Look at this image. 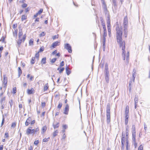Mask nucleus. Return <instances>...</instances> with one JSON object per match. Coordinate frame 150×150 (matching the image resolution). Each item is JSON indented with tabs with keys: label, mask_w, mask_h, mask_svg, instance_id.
<instances>
[{
	"label": "nucleus",
	"mask_w": 150,
	"mask_h": 150,
	"mask_svg": "<svg viewBox=\"0 0 150 150\" xmlns=\"http://www.w3.org/2000/svg\"><path fill=\"white\" fill-rule=\"evenodd\" d=\"M110 104L108 103L106 106V122L108 124L110 125Z\"/></svg>",
	"instance_id": "nucleus-1"
},
{
	"label": "nucleus",
	"mask_w": 150,
	"mask_h": 150,
	"mask_svg": "<svg viewBox=\"0 0 150 150\" xmlns=\"http://www.w3.org/2000/svg\"><path fill=\"white\" fill-rule=\"evenodd\" d=\"M116 30V39L122 38V28L118 26H117Z\"/></svg>",
	"instance_id": "nucleus-2"
},
{
	"label": "nucleus",
	"mask_w": 150,
	"mask_h": 150,
	"mask_svg": "<svg viewBox=\"0 0 150 150\" xmlns=\"http://www.w3.org/2000/svg\"><path fill=\"white\" fill-rule=\"evenodd\" d=\"M117 42L119 45L120 48L125 47V42L124 40H123L122 38L117 39Z\"/></svg>",
	"instance_id": "nucleus-3"
},
{
	"label": "nucleus",
	"mask_w": 150,
	"mask_h": 150,
	"mask_svg": "<svg viewBox=\"0 0 150 150\" xmlns=\"http://www.w3.org/2000/svg\"><path fill=\"white\" fill-rule=\"evenodd\" d=\"M26 37V34H25L23 35V38L22 39L21 38H19V39L17 42V44L18 47H19L21 43L22 42H24L25 40Z\"/></svg>",
	"instance_id": "nucleus-4"
},
{
	"label": "nucleus",
	"mask_w": 150,
	"mask_h": 150,
	"mask_svg": "<svg viewBox=\"0 0 150 150\" xmlns=\"http://www.w3.org/2000/svg\"><path fill=\"white\" fill-rule=\"evenodd\" d=\"M64 48L67 50L69 53H71L72 52V50L71 47L69 44H66L64 45Z\"/></svg>",
	"instance_id": "nucleus-5"
},
{
	"label": "nucleus",
	"mask_w": 150,
	"mask_h": 150,
	"mask_svg": "<svg viewBox=\"0 0 150 150\" xmlns=\"http://www.w3.org/2000/svg\"><path fill=\"white\" fill-rule=\"evenodd\" d=\"M128 23V21L127 17V16H125L124 17V19L123 24L124 28H127Z\"/></svg>",
	"instance_id": "nucleus-6"
},
{
	"label": "nucleus",
	"mask_w": 150,
	"mask_h": 150,
	"mask_svg": "<svg viewBox=\"0 0 150 150\" xmlns=\"http://www.w3.org/2000/svg\"><path fill=\"white\" fill-rule=\"evenodd\" d=\"M105 77H109V74L108 68V66L106 64L105 65Z\"/></svg>",
	"instance_id": "nucleus-7"
},
{
	"label": "nucleus",
	"mask_w": 150,
	"mask_h": 150,
	"mask_svg": "<svg viewBox=\"0 0 150 150\" xmlns=\"http://www.w3.org/2000/svg\"><path fill=\"white\" fill-rule=\"evenodd\" d=\"M69 110V106L68 104H67L65 106L64 110V114L65 115H68Z\"/></svg>",
	"instance_id": "nucleus-8"
},
{
	"label": "nucleus",
	"mask_w": 150,
	"mask_h": 150,
	"mask_svg": "<svg viewBox=\"0 0 150 150\" xmlns=\"http://www.w3.org/2000/svg\"><path fill=\"white\" fill-rule=\"evenodd\" d=\"M7 78L6 77L5 75H4V81H3V83L4 84V87H6L7 86Z\"/></svg>",
	"instance_id": "nucleus-9"
},
{
	"label": "nucleus",
	"mask_w": 150,
	"mask_h": 150,
	"mask_svg": "<svg viewBox=\"0 0 150 150\" xmlns=\"http://www.w3.org/2000/svg\"><path fill=\"white\" fill-rule=\"evenodd\" d=\"M125 137H122L121 138V149H123L125 147Z\"/></svg>",
	"instance_id": "nucleus-10"
},
{
	"label": "nucleus",
	"mask_w": 150,
	"mask_h": 150,
	"mask_svg": "<svg viewBox=\"0 0 150 150\" xmlns=\"http://www.w3.org/2000/svg\"><path fill=\"white\" fill-rule=\"evenodd\" d=\"M31 120L32 119L30 117H28L25 122V126H28L30 124Z\"/></svg>",
	"instance_id": "nucleus-11"
},
{
	"label": "nucleus",
	"mask_w": 150,
	"mask_h": 150,
	"mask_svg": "<svg viewBox=\"0 0 150 150\" xmlns=\"http://www.w3.org/2000/svg\"><path fill=\"white\" fill-rule=\"evenodd\" d=\"M128 132H129V126L127 125L126 126V139H128Z\"/></svg>",
	"instance_id": "nucleus-12"
},
{
	"label": "nucleus",
	"mask_w": 150,
	"mask_h": 150,
	"mask_svg": "<svg viewBox=\"0 0 150 150\" xmlns=\"http://www.w3.org/2000/svg\"><path fill=\"white\" fill-rule=\"evenodd\" d=\"M66 73L67 75H69L71 73L70 68L68 67L66 68Z\"/></svg>",
	"instance_id": "nucleus-13"
},
{
	"label": "nucleus",
	"mask_w": 150,
	"mask_h": 150,
	"mask_svg": "<svg viewBox=\"0 0 150 150\" xmlns=\"http://www.w3.org/2000/svg\"><path fill=\"white\" fill-rule=\"evenodd\" d=\"M47 129V127L46 126H43L42 129L41 134H44V133L46 132Z\"/></svg>",
	"instance_id": "nucleus-14"
},
{
	"label": "nucleus",
	"mask_w": 150,
	"mask_h": 150,
	"mask_svg": "<svg viewBox=\"0 0 150 150\" xmlns=\"http://www.w3.org/2000/svg\"><path fill=\"white\" fill-rule=\"evenodd\" d=\"M59 42H60L59 41H56L52 43V46L53 48H55L58 45V44Z\"/></svg>",
	"instance_id": "nucleus-15"
},
{
	"label": "nucleus",
	"mask_w": 150,
	"mask_h": 150,
	"mask_svg": "<svg viewBox=\"0 0 150 150\" xmlns=\"http://www.w3.org/2000/svg\"><path fill=\"white\" fill-rule=\"evenodd\" d=\"M27 93L29 94H30L34 93V89L32 88L31 89H28L27 91Z\"/></svg>",
	"instance_id": "nucleus-16"
},
{
	"label": "nucleus",
	"mask_w": 150,
	"mask_h": 150,
	"mask_svg": "<svg viewBox=\"0 0 150 150\" xmlns=\"http://www.w3.org/2000/svg\"><path fill=\"white\" fill-rule=\"evenodd\" d=\"M107 19V24L108 26H110V16H107L106 17Z\"/></svg>",
	"instance_id": "nucleus-17"
},
{
	"label": "nucleus",
	"mask_w": 150,
	"mask_h": 150,
	"mask_svg": "<svg viewBox=\"0 0 150 150\" xmlns=\"http://www.w3.org/2000/svg\"><path fill=\"white\" fill-rule=\"evenodd\" d=\"M23 35L22 30V29H20L19 31L18 38H21V37Z\"/></svg>",
	"instance_id": "nucleus-18"
},
{
	"label": "nucleus",
	"mask_w": 150,
	"mask_h": 150,
	"mask_svg": "<svg viewBox=\"0 0 150 150\" xmlns=\"http://www.w3.org/2000/svg\"><path fill=\"white\" fill-rule=\"evenodd\" d=\"M18 77H19L22 73V70L20 67H18Z\"/></svg>",
	"instance_id": "nucleus-19"
},
{
	"label": "nucleus",
	"mask_w": 150,
	"mask_h": 150,
	"mask_svg": "<svg viewBox=\"0 0 150 150\" xmlns=\"http://www.w3.org/2000/svg\"><path fill=\"white\" fill-rule=\"evenodd\" d=\"M104 13H105V15L106 17H107V16H110L109 13V11H108L107 9H106V10H103Z\"/></svg>",
	"instance_id": "nucleus-20"
},
{
	"label": "nucleus",
	"mask_w": 150,
	"mask_h": 150,
	"mask_svg": "<svg viewBox=\"0 0 150 150\" xmlns=\"http://www.w3.org/2000/svg\"><path fill=\"white\" fill-rule=\"evenodd\" d=\"M132 141H134L136 140V132H132Z\"/></svg>",
	"instance_id": "nucleus-21"
},
{
	"label": "nucleus",
	"mask_w": 150,
	"mask_h": 150,
	"mask_svg": "<svg viewBox=\"0 0 150 150\" xmlns=\"http://www.w3.org/2000/svg\"><path fill=\"white\" fill-rule=\"evenodd\" d=\"M124 34L125 37L126 38L127 35V28H124Z\"/></svg>",
	"instance_id": "nucleus-22"
},
{
	"label": "nucleus",
	"mask_w": 150,
	"mask_h": 150,
	"mask_svg": "<svg viewBox=\"0 0 150 150\" xmlns=\"http://www.w3.org/2000/svg\"><path fill=\"white\" fill-rule=\"evenodd\" d=\"M26 134L28 135L31 134V129L28 128L26 131Z\"/></svg>",
	"instance_id": "nucleus-23"
},
{
	"label": "nucleus",
	"mask_w": 150,
	"mask_h": 150,
	"mask_svg": "<svg viewBox=\"0 0 150 150\" xmlns=\"http://www.w3.org/2000/svg\"><path fill=\"white\" fill-rule=\"evenodd\" d=\"M59 122H58L57 123L56 125H54L53 124V126L54 128L55 129L56 128H58L59 127Z\"/></svg>",
	"instance_id": "nucleus-24"
},
{
	"label": "nucleus",
	"mask_w": 150,
	"mask_h": 150,
	"mask_svg": "<svg viewBox=\"0 0 150 150\" xmlns=\"http://www.w3.org/2000/svg\"><path fill=\"white\" fill-rule=\"evenodd\" d=\"M129 52H128L126 53V59L127 61V62L128 63L129 62V61H128L129 59Z\"/></svg>",
	"instance_id": "nucleus-25"
},
{
	"label": "nucleus",
	"mask_w": 150,
	"mask_h": 150,
	"mask_svg": "<svg viewBox=\"0 0 150 150\" xmlns=\"http://www.w3.org/2000/svg\"><path fill=\"white\" fill-rule=\"evenodd\" d=\"M35 57H32L31 60V61L30 63L32 64H33L35 63Z\"/></svg>",
	"instance_id": "nucleus-26"
},
{
	"label": "nucleus",
	"mask_w": 150,
	"mask_h": 150,
	"mask_svg": "<svg viewBox=\"0 0 150 150\" xmlns=\"http://www.w3.org/2000/svg\"><path fill=\"white\" fill-rule=\"evenodd\" d=\"M41 62L43 64H45L46 63V58H43L41 60Z\"/></svg>",
	"instance_id": "nucleus-27"
},
{
	"label": "nucleus",
	"mask_w": 150,
	"mask_h": 150,
	"mask_svg": "<svg viewBox=\"0 0 150 150\" xmlns=\"http://www.w3.org/2000/svg\"><path fill=\"white\" fill-rule=\"evenodd\" d=\"M33 39H31L29 42V45H33Z\"/></svg>",
	"instance_id": "nucleus-28"
},
{
	"label": "nucleus",
	"mask_w": 150,
	"mask_h": 150,
	"mask_svg": "<svg viewBox=\"0 0 150 150\" xmlns=\"http://www.w3.org/2000/svg\"><path fill=\"white\" fill-rule=\"evenodd\" d=\"M27 19V16L25 15H22L21 17V20L22 21Z\"/></svg>",
	"instance_id": "nucleus-29"
},
{
	"label": "nucleus",
	"mask_w": 150,
	"mask_h": 150,
	"mask_svg": "<svg viewBox=\"0 0 150 150\" xmlns=\"http://www.w3.org/2000/svg\"><path fill=\"white\" fill-rule=\"evenodd\" d=\"M58 130H56L55 131L53 132V137H54L56 136H57V133H58Z\"/></svg>",
	"instance_id": "nucleus-30"
},
{
	"label": "nucleus",
	"mask_w": 150,
	"mask_h": 150,
	"mask_svg": "<svg viewBox=\"0 0 150 150\" xmlns=\"http://www.w3.org/2000/svg\"><path fill=\"white\" fill-rule=\"evenodd\" d=\"M48 83H47L46 84L44 88V91H45L47 90L48 88V86H47Z\"/></svg>",
	"instance_id": "nucleus-31"
},
{
	"label": "nucleus",
	"mask_w": 150,
	"mask_h": 150,
	"mask_svg": "<svg viewBox=\"0 0 150 150\" xmlns=\"http://www.w3.org/2000/svg\"><path fill=\"white\" fill-rule=\"evenodd\" d=\"M122 55H126V52L125 50V47H123L122 48Z\"/></svg>",
	"instance_id": "nucleus-32"
},
{
	"label": "nucleus",
	"mask_w": 150,
	"mask_h": 150,
	"mask_svg": "<svg viewBox=\"0 0 150 150\" xmlns=\"http://www.w3.org/2000/svg\"><path fill=\"white\" fill-rule=\"evenodd\" d=\"M128 139H126V149H127L128 144Z\"/></svg>",
	"instance_id": "nucleus-33"
},
{
	"label": "nucleus",
	"mask_w": 150,
	"mask_h": 150,
	"mask_svg": "<svg viewBox=\"0 0 150 150\" xmlns=\"http://www.w3.org/2000/svg\"><path fill=\"white\" fill-rule=\"evenodd\" d=\"M39 52H37L35 54V57H36L37 59L38 60L39 59Z\"/></svg>",
	"instance_id": "nucleus-34"
},
{
	"label": "nucleus",
	"mask_w": 150,
	"mask_h": 150,
	"mask_svg": "<svg viewBox=\"0 0 150 150\" xmlns=\"http://www.w3.org/2000/svg\"><path fill=\"white\" fill-rule=\"evenodd\" d=\"M103 44H105V36L104 35H103Z\"/></svg>",
	"instance_id": "nucleus-35"
},
{
	"label": "nucleus",
	"mask_w": 150,
	"mask_h": 150,
	"mask_svg": "<svg viewBox=\"0 0 150 150\" xmlns=\"http://www.w3.org/2000/svg\"><path fill=\"white\" fill-rule=\"evenodd\" d=\"M16 92V87H14L13 88V93L15 94Z\"/></svg>",
	"instance_id": "nucleus-36"
},
{
	"label": "nucleus",
	"mask_w": 150,
	"mask_h": 150,
	"mask_svg": "<svg viewBox=\"0 0 150 150\" xmlns=\"http://www.w3.org/2000/svg\"><path fill=\"white\" fill-rule=\"evenodd\" d=\"M50 139V137H48L47 138H45L44 139H43L42 140V142H47L49 141V139Z\"/></svg>",
	"instance_id": "nucleus-37"
},
{
	"label": "nucleus",
	"mask_w": 150,
	"mask_h": 150,
	"mask_svg": "<svg viewBox=\"0 0 150 150\" xmlns=\"http://www.w3.org/2000/svg\"><path fill=\"white\" fill-rule=\"evenodd\" d=\"M5 100V97L2 98L0 100V103L1 104H3V102Z\"/></svg>",
	"instance_id": "nucleus-38"
},
{
	"label": "nucleus",
	"mask_w": 150,
	"mask_h": 150,
	"mask_svg": "<svg viewBox=\"0 0 150 150\" xmlns=\"http://www.w3.org/2000/svg\"><path fill=\"white\" fill-rule=\"evenodd\" d=\"M18 32V30L17 29L14 32H13V34L14 36H15L16 37L17 36V33Z\"/></svg>",
	"instance_id": "nucleus-39"
},
{
	"label": "nucleus",
	"mask_w": 150,
	"mask_h": 150,
	"mask_svg": "<svg viewBox=\"0 0 150 150\" xmlns=\"http://www.w3.org/2000/svg\"><path fill=\"white\" fill-rule=\"evenodd\" d=\"M138 101V98L136 97V96L135 97L134 99V103L135 104H136L137 103Z\"/></svg>",
	"instance_id": "nucleus-40"
},
{
	"label": "nucleus",
	"mask_w": 150,
	"mask_h": 150,
	"mask_svg": "<svg viewBox=\"0 0 150 150\" xmlns=\"http://www.w3.org/2000/svg\"><path fill=\"white\" fill-rule=\"evenodd\" d=\"M46 34V33H45L44 32H42L41 33L40 35L39 36L40 37H41L42 36H45Z\"/></svg>",
	"instance_id": "nucleus-41"
},
{
	"label": "nucleus",
	"mask_w": 150,
	"mask_h": 150,
	"mask_svg": "<svg viewBox=\"0 0 150 150\" xmlns=\"http://www.w3.org/2000/svg\"><path fill=\"white\" fill-rule=\"evenodd\" d=\"M132 132H136L135 131V127L134 125H132Z\"/></svg>",
	"instance_id": "nucleus-42"
},
{
	"label": "nucleus",
	"mask_w": 150,
	"mask_h": 150,
	"mask_svg": "<svg viewBox=\"0 0 150 150\" xmlns=\"http://www.w3.org/2000/svg\"><path fill=\"white\" fill-rule=\"evenodd\" d=\"M62 104L61 103H59L58 105L57 108H58L60 109L62 107Z\"/></svg>",
	"instance_id": "nucleus-43"
},
{
	"label": "nucleus",
	"mask_w": 150,
	"mask_h": 150,
	"mask_svg": "<svg viewBox=\"0 0 150 150\" xmlns=\"http://www.w3.org/2000/svg\"><path fill=\"white\" fill-rule=\"evenodd\" d=\"M133 144H134L135 148L137 146V144L136 142V140L134 141H132Z\"/></svg>",
	"instance_id": "nucleus-44"
},
{
	"label": "nucleus",
	"mask_w": 150,
	"mask_h": 150,
	"mask_svg": "<svg viewBox=\"0 0 150 150\" xmlns=\"http://www.w3.org/2000/svg\"><path fill=\"white\" fill-rule=\"evenodd\" d=\"M30 7H27L25 9V12L26 13L28 12V11H29V10H30Z\"/></svg>",
	"instance_id": "nucleus-45"
},
{
	"label": "nucleus",
	"mask_w": 150,
	"mask_h": 150,
	"mask_svg": "<svg viewBox=\"0 0 150 150\" xmlns=\"http://www.w3.org/2000/svg\"><path fill=\"white\" fill-rule=\"evenodd\" d=\"M103 10H106V9H107V6H106V5L104 3H103Z\"/></svg>",
	"instance_id": "nucleus-46"
},
{
	"label": "nucleus",
	"mask_w": 150,
	"mask_h": 150,
	"mask_svg": "<svg viewBox=\"0 0 150 150\" xmlns=\"http://www.w3.org/2000/svg\"><path fill=\"white\" fill-rule=\"evenodd\" d=\"M4 121H5L4 118V115H3V119H2V122L1 123V126H2L3 125L4 123Z\"/></svg>",
	"instance_id": "nucleus-47"
},
{
	"label": "nucleus",
	"mask_w": 150,
	"mask_h": 150,
	"mask_svg": "<svg viewBox=\"0 0 150 150\" xmlns=\"http://www.w3.org/2000/svg\"><path fill=\"white\" fill-rule=\"evenodd\" d=\"M56 59H57L56 58H53L52 59L51 61V63H54L56 61Z\"/></svg>",
	"instance_id": "nucleus-48"
},
{
	"label": "nucleus",
	"mask_w": 150,
	"mask_h": 150,
	"mask_svg": "<svg viewBox=\"0 0 150 150\" xmlns=\"http://www.w3.org/2000/svg\"><path fill=\"white\" fill-rule=\"evenodd\" d=\"M105 80L107 83H108L109 78V77H105Z\"/></svg>",
	"instance_id": "nucleus-49"
},
{
	"label": "nucleus",
	"mask_w": 150,
	"mask_h": 150,
	"mask_svg": "<svg viewBox=\"0 0 150 150\" xmlns=\"http://www.w3.org/2000/svg\"><path fill=\"white\" fill-rule=\"evenodd\" d=\"M138 150H143V146L141 145L138 148Z\"/></svg>",
	"instance_id": "nucleus-50"
},
{
	"label": "nucleus",
	"mask_w": 150,
	"mask_h": 150,
	"mask_svg": "<svg viewBox=\"0 0 150 150\" xmlns=\"http://www.w3.org/2000/svg\"><path fill=\"white\" fill-rule=\"evenodd\" d=\"M58 35H55L54 36H53L52 37V38L53 40H54L56 38H58Z\"/></svg>",
	"instance_id": "nucleus-51"
},
{
	"label": "nucleus",
	"mask_w": 150,
	"mask_h": 150,
	"mask_svg": "<svg viewBox=\"0 0 150 150\" xmlns=\"http://www.w3.org/2000/svg\"><path fill=\"white\" fill-rule=\"evenodd\" d=\"M27 4H24L22 6V7L23 8H25L26 7H27Z\"/></svg>",
	"instance_id": "nucleus-52"
},
{
	"label": "nucleus",
	"mask_w": 150,
	"mask_h": 150,
	"mask_svg": "<svg viewBox=\"0 0 150 150\" xmlns=\"http://www.w3.org/2000/svg\"><path fill=\"white\" fill-rule=\"evenodd\" d=\"M39 143V140H35L34 142V144H35V145H37V144H38Z\"/></svg>",
	"instance_id": "nucleus-53"
},
{
	"label": "nucleus",
	"mask_w": 150,
	"mask_h": 150,
	"mask_svg": "<svg viewBox=\"0 0 150 150\" xmlns=\"http://www.w3.org/2000/svg\"><path fill=\"white\" fill-rule=\"evenodd\" d=\"M44 47H41L39 50V52H42L44 50Z\"/></svg>",
	"instance_id": "nucleus-54"
},
{
	"label": "nucleus",
	"mask_w": 150,
	"mask_h": 150,
	"mask_svg": "<svg viewBox=\"0 0 150 150\" xmlns=\"http://www.w3.org/2000/svg\"><path fill=\"white\" fill-rule=\"evenodd\" d=\"M13 101L12 100H10L9 101V103L10 104V106L11 107V106L13 105Z\"/></svg>",
	"instance_id": "nucleus-55"
},
{
	"label": "nucleus",
	"mask_w": 150,
	"mask_h": 150,
	"mask_svg": "<svg viewBox=\"0 0 150 150\" xmlns=\"http://www.w3.org/2000/svg\"><path fill=\"white\" fill-rule=\"evenodd\" d=\"M43 11V9H40L39 11L37 12V13L39 14H40Z\"/></svg>",
	"instance_id": "nucleus-56"
},
{
	"label": "nucleus",
	"mask_w": 150,
	"mask_h": 150,
	"mask_svg": "<svg viewBox=\"0 0 150 150\" xmlns=\"http://www.w3.org/2000/svg\"><path fill=\"white\" fill-rule=\"evenodd\" d=\"M128 119L125 118V125H127L128 124Z\"/></svg>",
	"instance_id": "nucleus-57"
},
{
	"label": "nucleus",
	"mask_w": 150,
	"mask_h": 150,
	"mask_svg": "<svg viewBox=\"0 0 150 150\" xmlns=\"http://www.w3.org/2000/svg\"><path fill=\"white\" fill-rule=\"evenodd\" d=\"M16 126V123L15 122H13L12 123L11 127H14Z\"/></svg>",
	"instance_id": "nucleus-58"
},
{
	"label": "nucleus",
	"mask_w": 150,
	"mask_h": 150,
	"mask_svg": "<svg viewBox=\"0 0 150 150\" xmlns=\"http://www.w3.org/2000/svg\"><path fill=\"white\" fill-rule=\"evenodd\" d=\"M107 27L108 31L109 34L110 33V26H108Z\"/></svg>",
	"instance_id": "nucleus-59"
},
{
	"label": "nucleus",
	"mask_w": 150,
	"mask_h": 150,
	"mask_svg": "<svg viewBox=\"0 0 150 150\" xmlns=\"http://www.w3.org/2000/svg\"><path fill=\"white\" fill-rule=\"evenodd\" d=\"M5 137L6 138H8L9 137L8 134V132H6L5 133Z\"/></svg>",
	"instance_id": "nucleus-60"
},
{
	"label": "nucleus",
	"mask_w": 150,
	"mask_h": 150,
	"mask_svg": "<svg viewBox=\"0 0 150 150\" xmlns=\"http://www.w3.org/2000/svg\"><path fill=\"white\" fill-rule=\"evenodd\" d=\"M45 105V102H42L41 103V106L43 108H44Z\"/></svg>",
	"instance_id": "nucleus-61"
},
{
	"label": "nucleus",
	"mask_w": 150,
	"mask_h": 150,
	"mask_svg": "<svg viewBox=\"0 0 150 150\" xmlns=\"http://www.w3.org/2000/svg\"><path fill=\"white\" fill-rule=\"evenodd\" d=\"M64 68H62L60 69L59 70V72L60 73H61L64 70Z\"/></svg>",
	"instance_id": "nucleus-62"
},
{
	"label": "nucleus",
	"mask_w": 150,
	"mask_h": 150,
	"mask_svg": "<svg viewBox=\"0 0 150 150\" xmlns=\"http://www.w3.org/2000/svg\"><path fill=\"white\" fill-rule=\"evenodd\" d=\"M112 2L113 3V5L115 6H116V0H112Z\"/></svg>",
	"instance_id": "nucleus-63"
},
{
	"label": "nucleus",
	"mask_w": 150,
	"mask_h": 150,
	"mask_svg": "<svg viewBox=\"0 0 150 150\" xmlns=\"http://www.w3.org/2000/svg\"><path fill=\"white\" fill-rule=\"evenodd\" d=\"M64 65V62L63 61H62L60 63V66L61 67L63 66Z\"/></svg>",
	"instance_id": "nucleus-64"
}]
</instances>
